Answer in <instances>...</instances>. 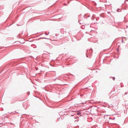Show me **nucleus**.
I'll use <instances>...</instances> for the list:
<instances>
[{
    "label": "nucleus",
    "mask_w": 128,
    "mask_h": 128,
    "mask_svg": "<svg viewBox=\"0 0 128 128\" xmlns=\"http://www.w3.org/2000/svg\"><path fill=\"white\" fill-rule=\"evenodd\" d=\"M76 114L78 115H80V116L81 115V113L79 112H77Z\"/></svg>",
    "instance_id": "obj_1"
}]
</instances>
